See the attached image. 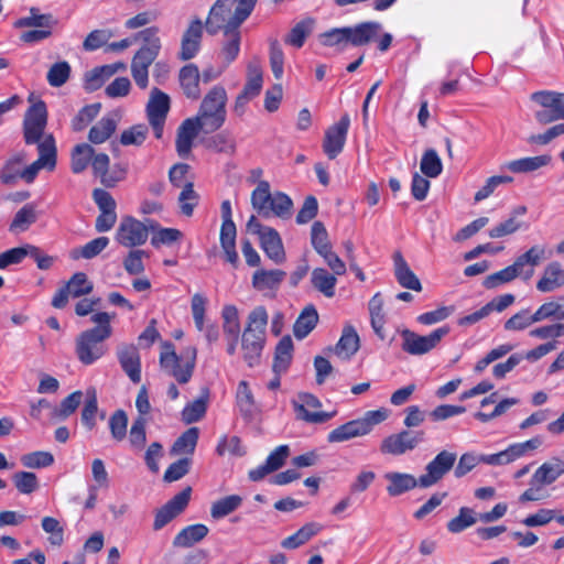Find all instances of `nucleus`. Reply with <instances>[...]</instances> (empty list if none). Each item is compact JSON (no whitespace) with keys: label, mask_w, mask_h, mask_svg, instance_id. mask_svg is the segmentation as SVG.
<instances>
[{"label":"nucleus","mask_w":564,"mask_h":564,"mask_svg":"<svg viewBox=\"0 0 564 564\" xmlns=\"http://www.w3.org/2000/svg\"><path fill=\"white\" fill-rule=\"evenodd\" d=\"M70 76V65L66 61L53 64L46 75V79L52 87L63 86Z\"/></svg>","instance_id":"obj_59"},{"label":"nucleus","mask_w":564,"mask_h":564,"mask_svg":"<svg viewBox=\"0 0 564 564\" xmlns=\"http://www.w3.org/2000/svg\"><path fill=\"white\" fill-rule=\"evenodd\" d=\"M359 346L360 339L355 327L346 325L338 343L335 346V354L339 357L349 359L358 351Z\"/></svg>","instance_id":"obj_34"},{"label":"nucleus","mask_w":564,"mask_h":564,"mask_svg":"<svg viewBox=\"0 0 564 564\" xmlns=\"http://www.w3.org/2000/svg\"><path fill=\"white\" fill-rule=\"evenodd\" d=\"M198 435L199 430L197 427H189L174 442L171 449L172 454H193L197 445Z\"/></svg>","instance_id":"obj_45"},{"label":"nucleus","mask_w":564,"mask_h":564,"mask_svg":"<svg viewBox=\"0 0 564 564\" xmlns=\"http://www.w3.org/2000/svg\"><path fill=\"white\" fill-rule=\"evenodd\" d=\"M19 492L30 495L39 488V480L34 473L18 471L12 477Z\"/></svg>","instance_id":"obj_64"},{"label":"nucleus","mask_w":564,"mask_h":564,"mask_svg":"<svg viewBox=\"0 0 564 564\" xmlns=\"http://www.w3.org/2000/svg\"><path fill=\"white\" fill-rule=\"evenodd\" d=\"M531 100L542 107L535 112V119L541 124L564 119V94L540 90L531 95Z\"/></svg>","instance_id":"obj_10"},{"label":"nucleus","mask_w":564,"mask_h":564,"mask_svg":"<svg viewBox=\"0 0 564 564\" xmlns=\"http://www.w3.org/2000/svg\"><path fill=\"white\" fill-rule=\"evenodd\" d=\"M73 297H79L89 294L93 291V283L88 281L86 273L77 272L73 274L65 285Z\"/></svg>","instance_id":"obj_58"},{"label":"nucleus","mask_w":564,"mask_h":564,"mask_svg":"<svg viewBox=\"0 0 564 564\" xmlns=\"http://www.w3.org/2000/svg\"><path fill=\"white\" fill-rule=\"evenodd\" d=\"M424 437L425 433L423 431L402 430L384 437L380 445V452L400 456L416 448L424 441Z\"/></svg>","instance_id":"obj_13"},{"label":"nucleus","mask_w":564,"mask_h":564,"mask_svg":"<svg viewBox=\"0 0 564 564\" xmlns=\"http://www.w3.org/2000/svg\"><path fill=\"white\" fill-rule=\"evenodd\" d=\"M476 523L474 511L470 508L462 507L457 517L447 523V530L452 533H459Z\"/></svg>","instance_id":"obj_63"},{"label":"nucleus","mask_w":564,"mask_h":564,"mask_svg":"<svg viewBox=\"0 0 564 564\" xmlns=\"http://www.w3.org/2000/svg\"><path fill=\"white\" fill-rule=\"evenodd\" d=\"M551 160L549 154L527 156L508 162L506 169L512 173H530L549 165Z\"/></svg>","instance_id":"obj_37"},{"label":"nucleus","mask_w":564,"mask_h":564,"mask_svg":"<svg viewBox=\"0 0 564 564\" xmlns=\"http://www.w3.org/2000/svg\"><path fill=\"white\" fill-rule=\"evenodd\" d=\"M119 364L133 383L141 381L140 354L133 345H122L117 351Z\"/></svg>","instance_id":"obj_21"},{"label":"nucleus","mask_w":564,"mask_h":564,"mask_svg":"<svg viewBox=\"0 0 564 564\" xmlns=\"http://www.w3.org/2000/svg\"><path fill=\"white\" fill-rule=\"evenodd\" d=\"M384 478L389 481L387 492L391 497H398L406 491L420 487V477L416 479L413 475L405 473H387Z\"/></svg>","instance_id":"obj_27"},{"label":"nucleus","mask_w":564,"mask_h":564,"mask_svg":"<svg viewBox=\"0 0 564 564\" xmlns=\"http://www.w3.org/2000/svg\"><path fill=\"white\" fill-rule=\"evenodd\" d=\"M323 529L317 522H308L300 528L294 534L285 538L281 542V546L288 550H294L308 542Z\"/></svg>","instance_id":"obj_38"},{"label":"nucleus","mask_w":564,"mask_h":564,"mask_svg":"<svg viewBox=\"0 0 564 564\" xmlns=\"http://www.w3.org/2000/svg\"><path fill=\"white\" fill-rule=\"evenodd\" d=\"M293 358V341L292 338L286 335L283 336L278 343L274 351V359L272 370L275 375L284 373Z\"/></svg>","instance_id":"obj_31"},{"label":"nucleus","mask_w":564,"mask_h":564,"mask_svg":"<svg viewBox=\"0 0 564 564\" xmlns=\"http://www.w3.org/2000/svg\"><path fill=\"white\" fill-rule=\"evenodd\" d=\"M203 130L206 133V127L195 116L185 119L177 129L176 133V152L181 158H187L191 153L193 141Z\"/></svg>","instance_id":"obj_20"},{"label":"nucleus","mask_w":564,"mask_h":564,"mask_svg":"<svg viewBox=\"0 0 564 564\" xmlns=\"http://www.w3.org/2000/svg\"><path fill=\"white\" fill-rule=\"evenodd\" d=\"M520 275V272L512 263L511 265H508L507 268L486 276L482 285L489 290L495 289L503 283L511 282L512 280Z\"/></svg>","instance_id":"obj_54"},{"label":"nucleus","mask_w":564,"mask_h":564,"mask_svg":"<svg viewBox=\"0 0 564 564\" xmlns=\"http://www.w3.org/2000/svg\"><path fill=\"white\" fill-rule=\"evenodd\" d=\"M57 24V20L52 14H41L39 9L31 8L30 15L19 19L15 22L17 28H40L52 30Z\"/></svg>","instance_id":"obj_43"},{"label":"nucleus","mask_w":564,"mask_h":564,"mask_svg":"<svg viewBox=\"0 0 564 564\" xmlns=\"http://www.w3.org/2000/svg\"><path fill=\"white\" fill-rule=\"evenodd\" d=\"M221 212V228H220V246L225 253L226 261L234 268L239 265V256L236 251V237L237 228L232 220L231 204L229 200H224L220 206Z\"/></svg>","instance_id":"obj_11"},{"label":"nucleus","mask_w":564,"mask_h":564,"mask_svg":"<svg viewBox=\"0 0 564 564\" xmlns=\"http://www.w3.org/2000/svg\"><path fill=\"white\" fill-rule=\"evenodd\" d=\"M527 214V207L523 205L517 206L512 209L510 213L509 218H507L505 221L498 224L497 226L492 227L488 235L490 238H501L508 235H512L520 230L521 228H528V225H525L523 221L519 220L520 217Z\"/></svg>","instance_id":"obj_26"},{"label":"nucleus","mask_w":564,"mask_h":564,"mask_svg":"<svg viewBox=\"0 0 564 564\" xmlns=\"http://www.w3.org/2000/svg\"><path fill=\"white\" fill-rule=\"evenodd\" d=\"M149 237L147 224L134 217H123L116 234V240L123 247L133 248L145 243Z\"/></svg>","instance_id":"obj_15"},{"label":"nucleus","mask_w":564,"mask_h":564,"mask_svg":"<svg viewBox=\"0 0 564 564\" xmlns=\"http://www.w3.org/2000/svg\"><path fill=\"white\" fill-rule=\"evenodd\" d=\"M451 332L449 326H442L434 329L429 335H419L410 329L401 332L402 350L409 355L420 356L430 352L447 336Z\"/></svg>","instance_id":"obj_9"},{"label":"nucleus","mask_w":564,"mask_h":564,"mask_svg":"<svg viewBox=\"0 0 564 564\" xmlns=\"http://www.w3.org/2000/svg\"><path fill=\"white\" fill-rule=\"evenodd\" d=\"M98 411V402L95 390L87 391V399L82 410V422L91 431L96 426V414Z\"/></svg>","instance_id":"obj_60"},{"label":"nucleus","mask_w":564,"mask_h":564,"mask_svg":"<svg viewBox=\"0 0 564 564\" xmlns=\"http://www.w3.org/2000/svg\"><path fill=\"white\" fill-rule=\"evenodd\" d=\"M147 419L138 416L133 420L129 431V443L135 451H142L147 443Z\"/></svg>","instance_id":"obj_50"},{"label":"nucleus","mask_w":564,"mask_h":564,"mask_svg":"<svg viewBox=\"0 0 564 564\" xmlns=\"http://www.w3.org/2000/svg\"><path fill=\"white\" fill-rule=\"evenodd\" d=\"M113 73L115 68L109 65L98 66L86 72L84 76V88L87 91L99 89Z\"/></svg>","instance_id":"obj_44"},{"label":"nucleus","mask_w":564,"mask_h":564,"mask_svg":"<svg viewBox=\"0 0 564 564\" xmlns=\"http://www.w3.org/2000/svg\"><path fill=\"white\" fill-rule=\"evenodd\" d=\"M37 151L39 159L20 173V177L28 183L33 182L43 167L53 170L56 165V147L52 134L44 137L43 141L39 144Z\"/></svg>","instance_id":"obj_16"},{"label":"nucleus","mask_w":564,"mask_h":564,"mask_svg":"<svg viewBox=\"0 0 564 564\" xmlns=\"http://www.w3.org/2000/svg\"><path fill=\"white\" fill-rule=\"evenodd\" d=\"M209 532L207 525L197 523L183 528L173 539L174 547H192L204 540Z\"/></svg>","instance_id":"obj_29"},{"label":"nucleus","mask_w":564,"mask_h":564,"mask_svg":"<svg viewBox=\"0 0 564 564\" xmlns=\"http://www.w3.org/2000/svg\"><path fill=\"white\" fill-rule=\"evenodd\" d=\"M209 400V389L207 387L202 388L200 395L193 402L185 405L182 411V420L186 424H192L202 420L207 410V403Z\"/></svg>","instance_id":"obj_36"},{"label":"nucleus","mask_w":564,"mask_h":564,"mask_svg":"<svg viewBox=\"0 0 564 564\" xmlns=\"http://www.w3.org/2000/svg\"><path fill=\"white\" fill-rule=\"evenodd\" d=\"M111 315L106 312H99L91 316V322L97 324L95 327L82 332L75 340V352L78 360L90 366L102 358L108 347L105 341L111 336L112 327L110 325Z\"/></svg>","instance_id":"obj_2"},{"label":"nucleus","mask_w":564,"mask_h":564,"mask_svg":"<svg viewBox=\"0 0 564 564\" xmlns=\"http://www.w3.org/2000/svg\"><path fill=\"white\" fill-rule=\"evenodd\" d=\"M349 126V116L344 115L338 122L325 131L323 150L328 159L334 160L343 151Z\"/></svg>","instance_id":"obj_19"},{"label":"nucleus","mask_w":564,"mask_h":564,"mask_svg":"<svg viewBox=\"0 0 564 564\" xmlns=\"http://www.w3.org/2000/svg\"><path fill=\"white\" fill-rule=\"evenodd\" d=\"M262 69L259 61L254 59L247 67V83L242 89V94L252 99L258 96L262 88Z\"/></svg>","instance_id":"obj_42"},{"label":"nucleus","mask_w":564,"mask_h":564,"mask_svg":"<svg viewBox=\"0 0 564 564\" xmlns=\"http://www.w3.org/2000/svg\"><path fill=\"white\" fill-rule=\"evenodd\" d=\"M197 350L194 346H188L176 354L174 345L165 341L162 345L160 355L161 369L170 377H173L180 384L187 383L194 372L196 365Z\"/></svg>","instance_id":"obj_7"},{"label":"nucleus","mask_w":564,"mask_h":564,"mask_svg":"<svg viewBox=\"0 0 564 564\" xmlns=\"http://www.w3.org/2000/svg\"><path fill=\"white\" fill-rule=\"evenodd\" d=\"M30 251H35V246L25 245L22 247L12 248L0 254V269H6L11 264L21 263L22 260L29 256Z\"/></svg>","instance_id":"obj_62"},{"label":"nucleus","mask_w":564,"mask_h":564,"mask_svg":"<svg viewBox=\"0 0 564 564\" xmlns=\"http://www.w3.org/2000/svg\"><path fill=\"white\" fill-rule=\"evenodd\" d=\"M366 426L365 423H360L359 419L349 421L329 432L327 441L329 443H340L354 437L367 435Z\"/></svg>","instance_id":"obj_33"},{"label":"nucleus","mask_w":564,"mask_h":564,"mask_svg":"<svg viewBox=\"0 0 564 564\" xmlns=\"http://www.w3.org/2000/svg\"><path fill=\"white\" fill-rule=\"evenodd\" d=\"M313 25L314 20L312 18H307L300 21L292 28L286 39V42L297 48L302 47L305 42V39L312 32Z\"/></svg>","instance_id":"obj_53"},{"label":"nucleus","mask_w":564,"mask_h":564,"mask_svg":"<svg viewBox=\"0 0 564 564\" xmlns=\"http://www.w3.org/2000/svg\"><path fill=\"white\" fill-rule=\"evenodd\" d=\"M258 0H216L212 6L205 28L215 35L223 30L224 40L219 51L223 69H226L239 55L240 25L251 15Z\"/></svg>","instance_id":"obj_1"},{"label":"nucleus","mask_w":564,"mask_h":564,"mask_svg":"<svg viewBox=\"0 0 564 564\" xmlns=\"http://www.w3.org/2000/svg\"><path fill=\"white\" fill-rule=\"evenodd\" d=\"M242 503L238 495H230L215 501L210 508V516L214 519H221L237 510Z\"/></svg>","instance_id":"obj_47"},{"label":"nucleus","mask_w":564,"mask_h":564,"mask_svg":"<svg viewBox=\"0 0 564 564\" xmlns=\"http://www.w3.org/2000/svg\"><path fill=\"white\" fill-rule=\"evenodd\" d=\"M109 430L112 438L116 442H121L127 436L128 415L126 411L116 410L109 417Z\"/></svg>","instance_id":"obj_52"},{"label":"nucleus","mask_w":564,"mask_h":564,"mask_svg":"<svg viewBox=\"0 0 564 564\" xmlns=\"http://www.w3.org/2000/svg\"><path fill=\"white\" fill-rule=\"evenodd\" d=\"M300 400L302 401L301 404L294 403L295 411L297 413V416L306 422L310 423H324L330 420L335 412L328 413V412H310L306 406L308 408H321L322 403L321 401L311 393H302L300 394Z\"/></svg>","instance_id":"obj_22"},{"label":"nucleus","mask_w":564,"mask_h":564,"mask_svg":"<svg viewBox=\"0 0 564 564\" xmlns=\"http://www.w3.org/2000/svg\"><path fill=\"white\" fill-rule=\"evenodd\" d=\"M337 274L329 273L324 268H316L311 273V283L315 290L321 292L326 297L335 295V288L337 283Z\"/></svg>","instance_id":"obj_40"},{"label":"nucleus","mask_w":564,"mask_h":564,"mask_svg":"<svg viewBox=\"0 0 564 564\" xmlns=\"http://www.w3.org/2000/svg\"><path fill=\"white\" fill-rule=\"evenodd\" d=\"M149 129L145 124H135L127 130H123L120 135V143L122 145L140 147L147 139Z\"/></svg>","instance_id":"obj_61"},{"label":"nucleus","mask_w":564,"mask_h":564,"mask_svg":"<svg viewBox=\"0 0 564 564\" xmlns=\"http://www.w3.org/2000/svg\"><path fill=\"white\" fill-rule=\"evenodd\" d=\"M227 93L223 86H214L203 98L196 117L206 127V133L217 131L226 121Z\"/></svg>","instance_id":"obj_8"},{"label":"nucleus","mask_w":564,"mask_h":564,"mask_svg":"<svg viewBox=\"0 0 564 564\" xmlns=\"http://www.w3.org/2000/svg\"><path fill=\"white\" fill-rule=\"evenodd\" d=\"M564 285V269L557 261L550 262L536 283L540 292L547 293Z\"/></svg>","instance_id":"obj_28"},{"label":"nucleus","mask_w":564,"mask_h":564,"mask_svg":"<svg viewBox=\"0 0 564 564\" xmlns=\"http://www.w3.org/2000/svg\"><path fill=\"white\" fill-rule=\"evenodd\" d=\"M198 202L199 195L195 192L194 184L192 182L185 183L178 196L181 213L186 217H191Z\"/></svg>","instance_id":"obj_49"},{"label":"nucleus","mask_w":564,"mask_h":564,"mask_svg":"<svg viewBox=\"0 0 564 564\" xmlns=\"http://www.w3.org/2000/svg\"><path fill=\"white\" fill-rule=\"evenodd\" d=\"M199 80L200 73L196 64L189 63L180 69L178 82L187 98L196 100L200 97Z\"/></svg>","instance_id":"obj_25"},{"label":"nucleus","mask_w":564,"mask_h":564,"mask_svg":"<svg viewBox=\"0 0 564 564\" xmlns=\"http://www.w3.org/2000/svg\"><path fill=\"white\" fill-rule=\"evenodd\" d=\"M382 30V24L377 21H367L354 26L335 28L319 35L321 43L325 46L347 45L364 46L375 41Z\"/></svg>","instance_id":"obj_5"},{"label":"nucleus","mask_w":564,"mask_h":564,"mask_svg":"<svg viewBox=\"0 0 564 564\" xmlns=\"http://www.w3.org/2000/svg\"><path fill=\"white\" fill-rule=\"evenodd\" d=\"M94 156V148L88 143L75 145L72 151V171L79 174L87 169Z\"/></svg>","instance_id":"obj_46"},{"label":"nucleus","mask_w":564,"mask_h":564,"mask_svg":"<svg viewBox=\"0 0 564 564\" xmlns=\"http://www.w3.org/2000/svg\"><path fill=\"white\" fill-rule=\"evenodd\" d=\"M109 245L108 237H98L84 245L79 250L74 251L73 258L93 259L100 254Z\"/></svg>","instance_id":"obj_57"},{"label":"nucleus","mask_w":564,"mask_h":564,"mask_svg":"<svg viewBox=\"0 0 564 564\" xmlns=\"http://www.w3.org/2000/svg\"><path fill=\"white\" fill-rule=\"evenodd\" d=\"M456 459V453L441 451L425 466V473L420 476V487L430 488L440 482L454 468Z\"/></svg>","instance_id":"obj_14"},{"label":"nucleus","mask_w":564,"mask_h":564,"mask_svg":"<svg viewBox=\"0 0 564 564\" xmlns=\"http://www.w3.org/2000/svg\"><path fill=\"white\" fill-rule=\"evenodd\" d=\"M420 170L426 177L435 178L443 171V163L434 149H427L421 159Z\"/></svg>","instance_id":"obj_48"},{"label":"nucleus","mask_w":564,"mask_h":564,"mask_svg":"<svg viewBox=\"0 0 564 564\" xmlns=\"http://www.w3.org/2000/svg\"><path fill=\"white\" fill-rule=\"evenodd\" d=\"M545 253L546 249L544 246H532L528 251L519 256L513 264L523 279L529 280L534 273V267L546 258Z\"/></svg>","instance_id":"obj_23"},{"label":"nucleus","mask_w":564,"mask_h":564,"mask_svg":"<svg viewBox=\"0 0 564 564\" xmlns=\"http://www.w3.org/2000/svg\"><path fill=\"white\" fill-rule=\"evenodd\" d=\"M116 129L117 121L110 116H105L90 128L88 140L93 144H101L111 138Z\"/></svg>","instance_id":"obj_41"},{"label":"nucleus","mask_w":564,"mask_h":564,"mask_svg":"<svg viewBox=\"0 0 564 564\" xmlns=\"http://www.w3.org/2000/svg\"><path fill=\"white\" fill-rule=\"evenodd\" d=\"M259 239L261 248L268 258L275 263H282L285 260L283 243L275 229L271 228L270 230H267V232Z\"/></svg>","instance_id":"obj_32"},{"label":"nucleus","mask_w":564,"mask_h":564,"mask_svg":"<svg viewBox=\"0 0 564 564\" xmlns=\"http://www.w3.org/2000/svg\"><path fill=\"white\" fill-rule=\"evenodd\" d=\"M286 273L282 270H257L252 275V286L258 291L276 290Z\"/></svg>","instance_id":"obj_35"},{"label":"nucleus","mask_w":564,"mask_h":564,"mask_svg":"<svg viewBox=\"0 0 564 564\" xmlns=\"http://www.w3.org/2000/svg\"><path fill=\"white\" fill-rule=\"evenodd\" d=\"M192 488L186 487L171 500H169L163 507L156 510L153 522V529L155 531L161 530L178 514H181L187 507L191 499Z\"/></svg>","instance_id":"obj_17"},{"label":"nucleus","mask_w":564,"mask_h":564,"mask_svg":"<svg viewBox=\"0 0 564 564\" xmlns=\"http://www.w3.org/2000/svg\"><path fill=\"white\" fill-rule=\"evenodd\" d=\"M534 323H536L534 313L531 314L530 310L525 308L507 319L503 324V328L509 332H520L527 329Z\"/></svg>","instance_id":"obj_55"},{"label":"nucleus","mask_w":564,"mask_h":564,"mask_svg":"<svg viewBox=\"0 0 564 564\" xmlns=\"http://www.w3.org/2000/svg\"><path fill=\"white\" fill-rule=\"evenodd\" d=\"M36 221L35 208L32 204L24 205L17 212L10 225V230H26L32 224Z\"/></svg>","instance_id":"obj_56"},{"label":"nucleus","mask_w":564,"mask_h":564,"mask_svg":"<svg viewBox=\"0 0 564 564\" xmlns=\"http://www.w3.org/2000/svg\"><path fill=\"white\" fill-rule=\"evenodd\" d=\"M159 28L150 26L133 36V42L140 41L141 47L131 61V76L140 89L149 86V67L160 54L162 44L159 37Z\"/></svg>","instance_id":"obj_4"},{"label":"nucleus","mask_w":564,"mask_h":564,"mask_svg":"<svg viewBox=\"0 0 564 564\" xmlns=\"http://www.w3.org/2000/svg\"><path fill=\"white\" fill-rule=\"evenodd\" d=\"M393 267L394 276L402 288L416 292L422 291V283L420 279L411 270L410 265L399 251L393 254Z\"/></svg>","instance_id":"obj_24"},{"label":"nucleus","mask_w":564,"mask_h":564,"mask_svg":"<svg viewBox=\"0 0 564 564\" xmlns=\"http://www.w3.org/2000/svg\"><path fill=\"white\" fill-rule=\"evenodd\" d=\"M171 99L159 88H152L147 104V116L156 139L163 135L165 120L170 110Z\"/></svg>","instance_id":"obj_12"},{"label":"nucleus","mask_w":564,"mask_h":564,"mask_svg":"<svg viewBox=\"0 0 564 564\" xmlns=\"http://www.w3.org/2000/svg\"><path fill=\"white\" fill-rule=\"evenodd\" d=\"M204 34V24L199 18L193 19L181 37V47L177 57L181 61L193 59L200 51Z\"/></svg>","instance_id":"obj_18"},{"label":"nucleus","mask_w":564,"mask_h":564,"mask_svg":"<svg viewBox=\"0 0 564 564\" xmlns=\"http://www.w3.org/2000/svg\"><path fill=\"white\" fill-rule=\"evenodd\" d=\"M251 205L259 215L265 218L273 215L286 220L292 217L293 202L291 197L282 192L272 194L268 181L258 182L251 194Z\"/></svg>","instance_id":"obj_6"},{"label":"nucleus","mask_w":564,"mask_h":564,"mask_svg":"<svg viewBox=\"0 0 564 564\" xmlns=\"http://www.w3.org/2000/svg\"><path fill=\"white\" fill-rule=\"evenodd\" d=\"M564 474V459L552 457L544 462L532 476L535 482H542L546 486L552 485Z\"/></svg>","instance_id":"obj_30"},{"label":"nucleus","mask_w":564,"mask_h":564,"mask_svg":"<svg viewBox=\"0 0 564 564\" xmlns=\"http://www.w3.org/2000/svg\"><path fill=\"white\" fill-rule=\"evenodd\" d=\"M268 321L269 315L265 307L257 306L249 313L245 329L241 333L242 358L251 368L258 366L261 361L267 340Z\"/></svg>","instance_id":"obj_3"},{"label":"nucleus","mask_w":564,"mask_h":564,"mask_svg":"<svg viewBox=\"0 0 564 564\" xmlns=\"http://www.w3.org/2000/svg\"><path fill=\"white\" fill-rule=\"evenodd\" d=\"M101 104L95 102L83 107L72 120V129L76 132L84 130L99 113Z\"/></svg>","instance_id":"obj_51"},{"label":"nucleus","mask_w":564,"mask_h":564,"mask_svg":"<svg viewBox=\"0 0 564 564\" xmlns=\"http://www.w3.org/2000/svg\"><path fill=\"white\" fill-rule=\"evenodd\" d=\"M318 313L313 305L306 306L293 325V334L297 339H304L317 325Z\"/></svg>","instance_id":"obj_39"}]
</instances>
